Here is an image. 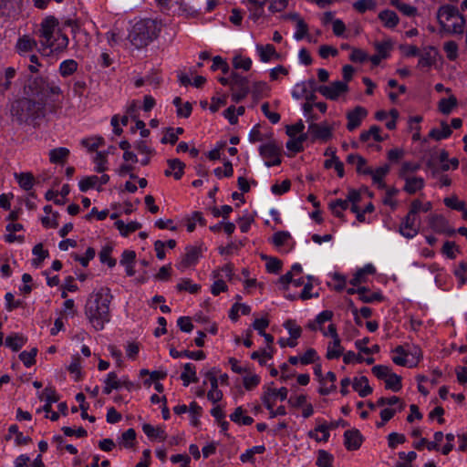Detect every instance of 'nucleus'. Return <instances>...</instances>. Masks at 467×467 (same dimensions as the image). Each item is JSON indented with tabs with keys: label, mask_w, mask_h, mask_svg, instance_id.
Instances as JSON below:
<instances>
[{
	"label": "nucleus",
	"mask_w": 467,
	"mask_h": 467,
	"mask_svg": "<svg viewBox=\"0 0 467 467\" xmlns=\"http://www.w3.org/2000/svg\"><path fill=\"white\" fill-rule=\"evenodd\" d=\"M112 295L108 287L94 290L85 305V315L96 330H102L110 320L109 304Z\"/></svg>",
	"instance_id": "f257e3e1"
},
{
	"label": "nucleus",
	"mask_w": 467,
	"mask_h": 467,
	"mask_svg": "<svg viewBox=\"0 0 467 467\" xmlns=\"http://www.w3.org/2000/svg\"><path fill=\"white\" fill-rule=\"evenodd\" d=\"M67 44L68 39L59 31L57 20L46 18L41 24L40 52L44 56H50L65 49Z\"/></svg>",
	"instance_id": "f03ea898"
},
{
	"label": "nucleus",
	"mask_w": 467,
	"mask_h": 467,
	"mask_svg": "<svg viewBox=\"0 0 467 467\" xmlns=\"http://www.w3.org/2000/svg\"><path fill=\"white\" fill-rule=\"evenodd\" d=\"M437 18L444 32L448 34L463 32L465 20L457 8L449 5H442L437 13Z\"/></svg>",
	"instance_id": "7ed1b4c3"
},
{
	"label": "nucleus",
	"mask_w": 467,
	"mask_h": 467,
	"mask_svg": "<svg viewBox=\"0 0 467 467\" xmlns=\"http://www.w3.org/2000/svg\"><path fill=\"white\" fill-rule=\"evenodd\" d=\"M157 33V24L150 19L141 20L136 23L130 35L129 40L132 46L139 48L147 45Z\"/></svg>",
	"instance_id": "20e7f679"
},
{
	"label": "nucleus",
	"mask_w": 467,
	"mask_h": 467,
	"mask_svg": "<svg viewBox=\"0 0 467 467\" xmlns=\"http://www.w3.org/2000/svg\"><path fill=\"white\" fill-rule=\"evenodd\" d=\"M305 125L298 121L293 125L285 126V133L289 137L285 147L288 150L297 153L303 150V143L307 140V132H304Z\"/></svg>",
	"instance_id": "39448f33"
},
{
	"label": "nucleus",
	"mask_w": 467,
	"mask_h": 467,
	"mask_svg": "<svg viewBox=\"0 0 467 467\" xmlns=\"http://www.w3.org/2000/svg\"><path fill=\"white\" fill-rule=\"evenodd\" d=\"M348 85L346 82L336 80L327 85L317 88V91L326 99L330 100H340L346 98L348 93Z\"/></svg>",
	"instance_id": "423d86ee"
},
{
	"label": "nucleus",
	"mask_w": 467,
	"mask_h": 467,
	"mask_svg": "<svg viewBox=\"0 0 467 467\" xmlns=\"http://www.w3.org/2000/svg\"><path fill=\"white\" fill-rule=\"evenodd\" d=\"M317 88L313 78L299 81L293 86L291 95L296 100L311 101L315 97V92L317 91Z\"/></svg>",
	"instance_id": "0eeeda50"
},
{
	"label": "nucleus",
	"mask_w": 467,
	"mask_h": 467,
	"mask_svg": "<svg viewBox=\"0 0 467 467\" xmlns=\"http://www.w3.org/2000/svg\"><path fill=\"white\" fill-rule=\"evenodd\" d=\"M420 227V221L418 216H415L411 213H408V214L401 220L399 233L407 239H411L415 237Z\"/></svg>",
	"instance_id": "6e6552de"
},
{
	"label": "nucleus",
	"mask_w": 467,
	"mask_h": 467,
	"mask_svg": "<svg viewBox=\"0 0 467 467\" xmlns=\"http://www.w3.org/2000/svg\"><path fill=\"white\" fill-rule=\"evenodd\" d=\"M255 54L258 59L265 64L278 61L283 58V56L276 51L272 44H255Z\"/></svg>",
	"instance_id": "1a4fd4ad"
},
{
	"label": "nucleus",
	"mask_w": 467,
	"mask_h": 467,
	"mask_svg": "<svg viewBox=\"0 0 467 467\" xmlns=\"http://www.w3.org/2000/svg\"><path fill=\"white\" fill-rule=\"evenodd\" d=\"M259 151L261 156L265 159V165L267 167L280 164V149L275 142L271 141L261 145Z\"/></svg>",
	"instance_id": "9d476101"
},
{
	"label": "nucleus",
	"mask_w": 467,
	"mask_h": 467,
	"mask_svg": "<svg viewBox=\"0 0 467 467\" xmlns=\"http://www.w3.org/2000/svg\"><path fill=\"white\" fill-rule=\"evenodd\" d=\"M200 255L201 251L199 248L193 246L187 247L185 254L183 255L181 262L177 265V268L181 271H185L188 267L195 265L198 262Z\"/></svg>",
	"instance_id": "9b49d317"
},
{
	"label": "nucleus",
	"mask_w": 467,
	"mask_h": 467,
	"mask_svg": "<svg viewBox=\"0 0 467 467\" xmlns=\"http://www.w3.org/2000/svg\"><path fill=\"white\" fill-rule=\"evenodd\" d=\"M310 134L314 140H327L331 138V127L327 124L311 123L308 127L307 135Z\"/></svg>",
	"instance_id": "f8f14e48"
},
{
	"label": "nucleus",
	"mask_w": 467,
	"mask_h": 467,
	"mask_svg": "<svg viewBox=\"0 0 467 467\" xmlns=\"http://www.w3.org/2000/svg\"><path fill=\"white\" fill-rule=\"evenodd\" d=\"M344 439L348 450H358L361 446L362 436L356 429L347 431L344 433Z\"/></svg>",
	"instance_id": "ddd939ff"
},
{
	"label": "nucleus",
	"mask_w": 467,
	"mask_h": 467,
	"mask_svg": "<svg viewBox=\"0 0 467 467\" xmlns=\"http://www.w3.org/2000/svg\"><path fill=\"white\" fill-rule=\"evenodd\" d=\"M378 17L382 25L388 29H394L400 22L397 14L390 9L380 11Z\"/></svg>",
	"instance_id": "4468645a"
},
{
	"label": "nucleus",
	"mask_w": 467,
	"mask_h": 467,
	"mask_svg": "<svg viewBox=\"0 0 467 467\" xmlns=\"http://www.w3.org/2000/svg\"><path fill=\"white\" fill-rule=\"evenodd\" d=\"M404 191L410 194H413L418 191H420L425 185V182L421 177L407 175L404 176Z\"/></svg>",
	"instance_id": "2eb2a0df"
},
{
	"label": "nucleus",
	"mask_w": 467,
	"mask_h": 467,
	"mask_svg": "<svg viewBox=\"0 0 467 467\" xmlns=\"http://www.w3.org/2000/svg\"><path fill=\"white\" fill-rule=\"evenodd\" d=\"M285 328L288 331L290 335V340L288 342V347L295 348L297 345L296 339L300 337L302 329L299 326L296 324L293 320H287L284 324Z\"/></svg>",
	"instance_id": "dca6fc26"
},
{
	"label": "nucleus",
	"mask_w": 467,
	"mask_h": 467,
	"mask_svg": "<svg viewBox=\"0 0 467 467\" xmlns=\"http://www.w3.org/2000/svg\"><path fill=\"white\" fill-rule=\"evenodd\" d=\"M344 348L341 346V340L338 337L332 338L327 348L326 357L328 359L338 358L343 355Z\"/></svg>",
	"instance_id": "f3484780"
},
{
	"label": "nucleus",
	"mask_w": 467,
	"mask_h": 467,
	"mask_svg": "<svg viewBox=\"0 0 467 467\" xmlns=\"http://www.w3.org/2000/svg\"><path fill=\"white\" fill-rule=\"evenodd\" d=\"M265 4V0H247L248 10L250 12L251 19L255 21L264 15Z\"/></svg>",
	"instance_id": "a211bd4d"
},
{
	"label": "nucleus",
	"mask_w": 467,
	"mask_h": 467,
	"mask_svg": "<svg viewBox=\"0 0 467 467\" xmlns=\"http://www.w3.org/2000/svg\"><path fill=\"white\" fill-rule=\"evenodd\" d=\"M169 169L165 171L166 176L172 175L174 179L179 180L183 174L184 163L178 159L168 161Z\"/></svg>",
	"instance_id": "6ab92c4d"
},
{
	"label": "nucleus",
	"mask_w": 467,
	"mask_h": 467,
	"mask_svg": "<svg viewBox=\"0 0 467 467\" xmlns=\"http://www.w3.org/2000/svg\"><path fill=\"white\" fill-rule=\"evenodd\" d=\"M353 389L358 392L360 397H367L372 392L366 377L355 378L352 383Z\"/></svg>",
	"instance_id": "aec40b11"
},
{
	"label": "nucleus",
	"mask_w": 467,
	"mask_h": 467,
	"mask_svg": "<svg viewBox=\"0 0 467 467\" xmlns=\"http://www.w3.org/2000/svg\"><path fill=\"white\" fill-rule=\"evenodd\" d=\"M347 161L350 164L356 165V170L359 173L367 174L371 172V169L367 167L366 160L358 154H349L347 158Z\"/></svg>",
	"instance_id": "412c9836"
},
{
	"label": "nucleus",
	"mask_w": 467,
	"mask_h": 467,
	"mask_svg": "<svg viewBox=\"0 0 467 467\" xmlns=\"http://www.w3.org/2000/svg\"><path fill=\"white\" fill-rule=\"evenodd\" d=\"M68 156L69 150L64 147L56 148L49 151V161L51 163L62 164Z\"/></svg>",
	"instance_id": "4be33fe9"
},
{
	"label": "nucleus",
	"mask_w": 467,
	"mask_h": 467,
	"mask_svg": "<svg viewBox=\"0 0 467 467\" xmlns=\"http://www.w3.org/2000/svg\"><path fill=\"white\" fill-rule=\"evenodd\" d=\"M142 431L151 440L164 441L166 439V433L163 429L160 427H154L149 423L142 425Z\"/></svg>",
	"instance_id": "5701e85b"
},
{
	"label": "nucleus",
	"mask_w": 467,
	"mask_h": 467,
	"mask_svg": "<svg viewBox=\"0 0 467 467\" xmlns=\"http://www.w3.org/2000/svg\"><path fill=\"white\" fill-rule=\"evenodd\" d=\"M395 355L392 357V361L400 366H406L409 368L413 367L414 360H408V357L406 356V350L403 347L399 346L394 350Z\"/></svg>",
	"instance_id": "b1692460"
},
{
	"label": "nucleus",
	"mask_w": 467,
	"mask_h": 467,
	"mask_svg": "<svg viewBox=\"0 0 467 467\" xmlns=\"http://www.w3.org/2000/svg\"><path fill=\"white\" fill-rule=\"evenodd\" d=\"M389 171V165H383L379 168H378L375 171L371 170V172H368V174H370L372 176L373 182L380 189L385 188V182H383V178L388 174Z\"/></svg>",
	"instance_id": "393cba45"
},
{
	"label": "nucleus",
	"mask_w": 467,
	"mask_h": 467,
	"mask_svg": "<svg viewBox=\"0 0 467 467\" xmlns=\"http://www.w3.org/2000/svg\"><path fill=\"white\" fill-rule=\"evenodd\" d=\"M103 392L109 394L113 389H118L122 387L121 380H119L115 372H109L104 380Z\"/></svg>",
	"instance_id": "a878e982"
},
{
	"label": "nucleus",
	"mask_w": 467,
	"mask_h": 467,
	"mask_svg": "<svg viewBox=\"0 0 467 467\" xmlns=\"http://www.w3.org/2000/svg\"><path fill=\"white\" fill-rule=\"evenodd\" d=\"M225 101L226 96L219 95L213 97L210 104H208V102H202L201 104L203 109H206L208 107L209 114H214L225 105Z\"/></svg>",
	"instance_id": "bb28decb"
},
{
	"label": "nucleus",
	"mask_w": 467,
	"mask_h": 467,
	"mask_svg": "<svg viewBox=\"0 0 467 467\" xmlns=\"http://www.w3.org/2000/svg\"><path fill=\"white\" fill-rule=\"evenodd\" d=\"M26 342V338L19 334H11L5 338V346L13 351L21 349Z\"/></svg>",
	"instance_id": "cd10ccee"
},
{
	"label": "nucleus",
	"mask_w": 467,
	"mask_h": 467,
	"mask_svg": "<svg viewBox=\"0 0 467 467\" xmlns=\"http://www.w3.org/2000/svg\"><path fill=\"white\" fill-rule=\"evenodd\" d=\"M329 427L323 423L318 425L315 430L308 432V436L317 441H327L329 438Z\"/></svg>",
	"instance_id": "c85d7f7f"
},
{
	"label": "nucleus",
	"mask_w": 467,
	"mask_h": 467,
	"mask_svg": "<svg viewBox=\"0 0 467 467\" xmlns=\"http://www.w3.org/2000/svg\"><path fill=\"white\" fill-rule=\"evenodd\" d=\"M15 178L19 186L25 191H29L33 188L35 178L30 172L15 173Z\"/></svg>",
	"instance_id": "c756f323"
},
{
	"label": "nucleus",
	"mask_w": 467,
	"mask_h": 467,
	"mask_svg": "<svg viewBox=\"0 0 467 467\" xmlns=\"http://www.w3.org/2000/svg\"><path fill=\"white\" fill-rule=\"evenodd\" d=\"M296 31L294 38L297 41L306 38L308 36V26L306 23L299 16H295Z\"/></svg>",
	"instance_id": "7c9ffc66"
},
{
	"label": "nucleus",
	"mask_w": 467,
	"mask_h": 467,
	"mask_svg": "<svg viewBox=\"0 0 467 467\" xmlns=\"http://www.w3.org/2000/svg\"><path fill=\"white\" fill-rule=\"evenodd\" d=\"M374 47L377 51V54L379 55V57L386 59L389 57L390 52L393 48V42L390 38H388L381 42H376Z\"/></svg>",
	"instance_id": "2f4dec72"
},
{
	"label": "nucleus",
	"mask_w": 467,
	"mask_h": 467,
	"mask_svg": "<svg viewBox=\"0 0 467 467\" xmlns=\"http://www.w3.org/2000/svg\"><path fill=\"white\" fill-rule=\"evenodd\" d=\"M184 370L181 375L184 386H188L190 382H197L195 367L192 363H186L183 367Z\"/></svg>",
	"instance_id": "473e14b6"
},
{
	"label": "nucleus",
	"mask_w": 467,
	"mask_h": 467,
	"mask_svg": "<svg viewBox=\"0 0 467 467\" xmlns=\"http://www.w3.org/2000/svg\"><path fill=\"white\" fill-rule=\"evenodd\" d=\"M115 225L119 233L124 236H127L129 234L133 233L141 227V224L138 222H130L125 223L120 220L117 221Z\"/></svg>",
	"instance_id": "72a5a7b5"
},
{
	"label": "nucleus",
	"mask_w": 467,
	"mask_h": 467,
	"mask_svg": "<svg viewBox=\"0 0 467 467\" xmlns=\"http://www.w3.org/2000/svg\"><path fill=\"white\" fill-rule=\"evenodd\" d=\"M36 47V42L27 36L20 37L16 44V48L19 54L25 55L31 51Z\"/></svg>",
	"instance_id": "f704fd0d"
},
{
	"label": "nucleus",
	"mask_w": 467,
	"mask_h": 467,
	"mask_svg": "<svg viewBox=\"0 0 467 467\" xmlns=\"http://www.w3.org/2000/svg\"><path fill=\"white\" fill-rule=\"evenodd\" d=\"M451 133V130L450 126L442 121L441 124V128L432 129L430 131L429 136L436 140H441L442 139L449 137Z\"/></svg>",
	"instance_id": "c9c22d12"
},
{
	"label": "nucleus",
	"mask_w": 467,
	"mask_h": 467,
	"mask_svg": "<svg viewBox=\"0 0 467 467\" xmlns=\"http://www.w3.org/2000/svg\"><path fill=\"white\" fill-rule=\"evenodd\" d=\"M109 151H98L93 159L95 163V171L97 172H104L108 170V157Z\"/></svg>",
	"instance_id": "e433bc0d"
},
{
	"label": "nucleus",
	"mask_w": 467,
	"mask_h": 467,
	"mask_svg": "<svg viewBox=\"0 0 467 467\" xmlns=\"http://www.w3.org/2000/svg\"><path fill=\"white\" fill-rule=\"evenodd\" d=\"M170 354L171 357L178 358L181 357H187L192 359L195 360H202L205 358V354L203 351H177L176 349L172 348L170 351Z\"/></svg>",
	"instance_id": "4c0bfd02"
},
{
	"label": "nucleus",
	"mask_w": 467,
	"mask_h": 467,
	"mask_svg": "<svg viewBox=\"0 0 467 467\" xmlns=\"http://www.w3.org/2000/svg\"><path fill=\"white\" fill-rule=\"evenodd\" d=\"M80 143L88 151H94L99 147H100L101 145L104 144V139L102 137L94 136V137L82 139Z\"/></svg>",
	"instance_id": "58836bf2"
},
{
	"label": "nucleus",
	"mask_w": 467,
	"mask_h": 467,
	"mask_svg": "<svg viewBox=\"0 0 467 467\" xmlns=\"http://www.w3.org/2000/svg\"><path fill=\"white\" fill-rule=\"evenodd\" d=\"M348 201L337 199L329 203V209L337 217H343V212L348 208Z\"/></svg>",
	"instance_id": "ea45409f"
},
{
	"label": "nucleus",
	"mask_w": 467,
	"mask_h": 467,
	"mask_svg": "<svg viewBox=\"0 0 467 467\" xmlns=\"http://www.w3.org/2000/svg\"><path fill=\"white\" fill-rule=\"evenodd\" d=\"M173 103L177 109L179 117H188L192 114V107L190 102H182L180 98H175Z\"/></svg>",
	"instance_id": "a19ab883"
},
{
	"label": "nucleus",
	"mask_w": 467,
	"mask_h": 467,
	"mask_svg": "<svg viewBox=\"0 0 467 467\" xmlns=\"http://www.w3.org/2000/svg\"><path fill=\"white\" fill-rule=\"evenodd\" d=\"M233 65L237 69L248 71L252 67L253 60L248 57L236 55L233 58Z\"/></svg>",
	"instance_id": "79ce46f5"
},
{
	"label": "nucleus",
	"mask_w": 467,
	"mask_h": 467,
	"mask_svg": "<svg viewBox=\"0 0 467 467\" xmlns=\"http://www.w3.org/2000/svg\"><path fill=\"white\" fill-rule=\"evenodd\" d=\"M32 253L36 256V258L32 260V265L35 266H39L44 259L48 256V251L44 249L42 244H36L32 250Z\"/></svg>",
	"instance_id": "37998d69"
},
{
	"label": "nucleus",
	"mask_w": 467,
	"mask_h": 467,
	"mask_svg": "<svg viewBox=\"0 0 467 467\" xmlns=\"http://www.w3.org/2000/svg\"><path fill=\"white\" fill-rule=\"evenodd\" d=\"M177 289L179 291H186L190 294H196L201 289V285L193 284L190 279L183 278L177 284Z\"/></svg>",
	"instance_id": "c03bdc74"
},
{
	"label": "nucleus",
	"mask_w": 467,
	"mask_h": 467,
	"mask_svg": "<svg viewBox=\"0 0 467 467\" xmlns=\"http://www.w3.org/2000/svg\"><path fill=\"white\" fill-rule=\"evenodd\" d=\"M431 208H432V204L431 202H422L420 200H414L410 204V208L409 212L411 213L412 214H414L415 216H418L419 213H420V212L427 213Z\"/></svg>",
	"instance_id": "a18cd8bd"
},
{
	"label": "nucleus",
	"mask_w": 467,
	"mask_h": 467,
	"mask_svg": "<svg viewBox=\"0 0 467 467\" xmlns=\"http://www.w3.org/2000/svg\"><path fill=\"white\" fill-rule=\"evenodd\" d=\"M437 54L438 52L435 48L430 47L429 49H427L420 58V66L429 67L432 65L436 61Z\"/></svg>",
	"instance_id": "49530a36"
},
{
	"label": "nucleus",
	"mask_w": 467,
	"mask_h": 467,
	"mask_svg": "<svg viewBox=\"0 0 467 467\" xmlns=\"http://www.w3.org/2000/svg\"><path fill=\"white\" fill-rule=\"evenodd\" d=\"M78 68V63L73 59L64 60L59 66V72L63 77L72 75Z\"/></svg>",
	"instance_id": "de8ad7c7"
},
{
	"label": "nucleus",
	"mask_w": 467,
	"mask_h": 467,
	"mask_svg": "<svg viewBox=\"0 0 467 467\" xmlns=\"http://www.w3.org/2000/svg\"><path fill=\"white\" fill-rule=\"evenodd\" d=\"M268 73H269V78H270L271 81H278L283 77L288 75L289 70L287 67H285L282 65H278L273 68H270Z\"/></svg>",
	"instance_id": "09e8293b"
},
{
	"label": "nucleus",
	"mask_w": 467,
	"mask_h": 467,
	"mask_svg": "<svg viewBox=\"0 0 467 467\" xmlns=\"http://www.w3.org/2000/svg\"><path fill=\"white\" fill-rule=\"evenodd\" d=\"M386 388L393 391H399L401 389V378L397 374L390 373L385 380Z\"/></svg>",
	"instance_id": "8fccbe9b"
},
{
	"label": "nucleus",
	"mask_w": 467,
	"mask_h": 467,
	"mask_svg": "<svg viewBox=\"0 0 467 467\" xmlns=\"http://www.w3.org/2000/svg\"><path fill=\"white\" fill-rule=\"evenodd\" d=\"M443 49L448 59L455 60L458 57L459 47L454 41H448L444 43Z\"/></svg>",
	"instance_id": "3c124183"
},
{
	"label": "nucleus",
	"mask_w": 467,
	"mask_h": 467,
	"mask_svg": "<svg viewBox=\"0 0 467 467\" xmlns=\"http://www.w3.org/2000/svg\"><path fill=\"white\" fill-rule=\"evenodd\" d=\"M183 130L182 128H170L167 130L163 138L161 139L162 143H175L178 140V136L182 134Z\"/></svg>",
	"instance_id": "603ef678"
},
{
	"label": "nucleus",
	"mask_w": 467,
	"mask_h": 467,
	"mask_svg": "<svg viewBox=\"0 0 467 467\" xmlns=\"http://www.w3.org/2000/svg\"><path fill=\"white\" fill-rule=\"evenodd\" d=\"M373 138L376 141H380L383 138L379 135V129L377 126H371L368 131L360 134V140L362 141H368L370 138Z\"/></svg>",
	"instance_id": "864d4df0"
},
{
	"label": "nucleus",
	"mask_w": 467,
	"mask_h": 467,
	"mask_svg": "<svg viewBox=\"0 0 467 467\" xmlns=\"http://www.w3.org/2000/svg\"><path fill=\"white\" fill-rule=\"evenodd\" d=\"M428 222L430 226L437 231L441 232L443 230V226L445 224V220L441 215L439 214H431L428 218Z\"/></svg>",
	"instance_id": "5fc2aeb1"
},
{
	"label": "nucleus",
	"mask_w": 467,
	"mask_h": 467,
	"mask_svg": "<svg viewBox=\"0 0 467 467\" xmlns=\"http://www.w3.org/2000/svg\"><path fill=\"white\" fill-rule=\"evenodd\" d=\"M456 105V99L452 97L443 99L439 103V109L442 114H450L452 112Z\"/></svg>",
	"instance_id": "6e6d98bb"
},
{
	"label": "nucleus",
	"mask_w": 467,
	"mask_h": 467,
	"mask_svg": "<svg viewBox=\"0 0 467 467\" xmlns=\"http://www.w3.org/2000/svg\"><path fill=\"white\" fill-rule=\"evenodd\" d=\"M37 353L36 348H32L30 351H23L19 354L20 360L25 364L26 367L32 366L36 361V356Z\"/></svg>",
	"instance_id": "4d7b16f0"
},
{
	"label": "nucleus",
	"mask_w": 467,
	"mask_h": 467,
	"mask_svg": "<svg viewBox=\"0 0 467 467\" xmlns=\"http://www.w3.org/2000/svg\"><path fill=\"white\" fill-rule=\"evenodd\" d=\"M290 238L291 234L288 232L279 231L274 234L272 237V242L275 246L280 247L284 245Z\"/></svg>",
	"instance_id": "13d9d810"
},
{
	"label": "nucleus",
	"mask_w": 467,
	"mask_h": 467,
	"mask_svg": "<svg viewBox=\"0 0 467 467\" xmlns=\"http://www.w3.org/2000/svg\"><path fill=\"white\" fill-rule=\"evenodd\" d=\"M98 183V176L96 175H92V176H88V177H85L83 178L80 182H79V190L81 192H87L88 190L95 187Z\"/></svg>",
	"instance_id": "bf43d9fd"
},
{
	"label": "nucleus",
	"mask_w": 467,
	"mask_h": 467,
	"mask_svg": "<svg viewBox=\"0 0 467 467\" xmlns=\"http://www.w3.org/2000/svg\"><path fill=\"white\" fill-rule=\"evenodd\" d=\"M266 260L265 267L269 273L276 274L281 269L282 262L275 257H264Z\"/></svg>",
	"instance_id": "052dcab7"
},
{
	"label": "nucleus",
	"mask_w": 467,
	"mask_h": 467,
	"mask_svg": "<svg viewBox=\"0 0 467 467\" xmlns=\"http://www.w3.org/2000/svg\"><path fill=\"white\" fill-rule=\"evenodd\" d=\"M261 125H255L249 133V140L251 142H257L264 140L265 138L267 137V133H264L261 130Z\"/></svg>",
	"instance_id": "680f3d73"
},
{
	"label": "nucleus",
	"mask_w": 467,
	"mask_h": 467,
	"mask_svg": "<svg viewBox=\"0 0 467 467\" xmlns=\"http://www.w3.org/2000/svg\"><path fill=\"white\" fill-rule=\"evenodd\" d=\"M353 6L358 12H366L368 10H372L376 6V3L373 0H358L353 4Z\"/></svg>",
	"instance_id": "e2e57ef3"
},
{
	"label": "nucleus",
	"mask_w": 467,
	"mask_h": 467,
	"mask_svg": "<svg viewBox=\"0 0 467 467\" xmlns=\"http://www.w3.org/2000/svg\"><path fill=\"white\" fill-rule=\"evenodd\" d=\"M444 203L447 207H450L456 211L464 210L465 202L463 201H460L456 196H451L444 199Z\"/></svg>",
	"instance_id": "0e129e2a"
},
{
	"label": "nucleus",
	"mask_w": 467,
	"mask_h": 467,
	"mask_svg": "<svg viewBox=\"0 0 467 467\" xmlns=\"http://www.w3.org/2000/svg\"><path fill=\"white\" fill-rule=\"evenodd\" d=\"M40 400L47 403H55L58 400V397L55 389L46 388L40 395Z\"/></svg>",
	"instance_id": "69168bd1"
},
{
	"label": "nucleus",
	"mask_w": 467,
	"mask_h": 467,
	"mask_svg": "<svg viewBox=\"0 0 467 467\" xmlns=\"http://www.w3.org/2000/svg\"><path fill=\"white\" fill-rule=\"evenodd\" d=\"M317 359H318L317 351L314 348H308L305 354L300 357V363L307 365L314 363Z\"/></svg>",
	"instance_id": "338daca9"
},
{
	"label": "nucleus",
	"mask_w": 467,
	"mask_h": 467,
	"mask_svg": "<svg viewBox=\"0 0 467 467\" xmlns=\"http://www.w3.org/2000/svg\"><path fill=\"white\" fill-rule=\"evenodd\" d=\"M332 462V457L329 453L325 451H318V458L317 464L319 467H330Z\"/></svg>",
	"instance_id": "774afa93"
}]
</instances>
